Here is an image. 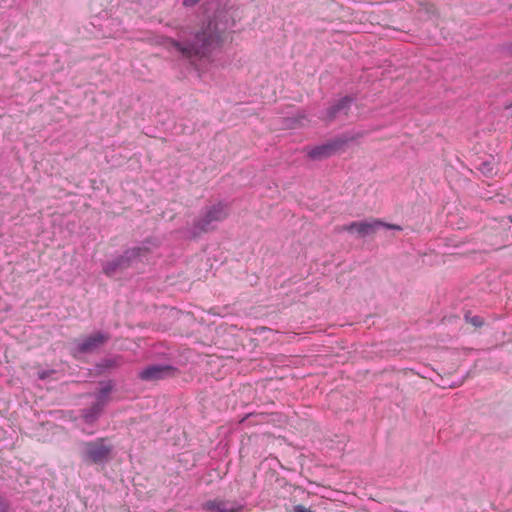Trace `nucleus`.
I'll use <instances>...</instances> for the list:
<instances>
[{"instance_id":"obj_1","label":"nucleus","mask_w":512,"mask_h":512,"mask_svg":"<svg viewBox=\"0 0 512 512\" xmlns=\"http://www.w3.org/2000/svg\"><path fill=\"white\" fill-rule=\"evenodd\" d=\"M221 16L222 13H218L213 19L208 20L207 23H203L201 28L195 33L193 42L184 45L170 39V45L187 58L192 56H206L223 43V34L227 29V24L222 21Z\"/></svg>"},{"instance_id":"obj_2","label":"nucleus","mask_w":512,"mask_h":512,"mask_svg":"<svg viewBox=\"0 0 512 512\" xmlns=\"http://www.w3.org/2000/svg\"><path fill=\"white\" fill-rule=\"evenodd\" d=\"M81 457L89 464H101L109 460L112 446L106 444V438H98L93 441H82Z\"/></svg>"},{"instance_id":"obj_3","label":"nucleus","mask_w":512,"mask_h":512,"mask_svg":"<svg viewBox=\"0 0 512 512\" xmlns=\"http://www.w3.org/2000/svg\"><path fill=\"white\" fill-rule=\"evenodd\" d=\"M380 227L401 230V227L398 225L385 224L377 219H373L370 221H355L350 223L349 225L342 226L340 230L348 231L350 233H356L360 237H366L375 234Z\"/></svg>"},{"instance_id":"obj_4","label":"nucleus","mask_w":512,"mask_h":512,"mask_svg":"<svg viewBox=\"0 0 512 512\" xmlns=\"http://www.w3.org/2000/svg\"><path fill=\"white\" fill-rule=\"evenodd\" d=\"M228 216V208L226 205L222 203L215 204L211 206L205 214L198 219L196 226L201 231H209L213 228L212 224L214 222L223 221Z\"/></svg>"},{"instance_id":"obj_5","label":"nucleus","mask_w":512,"mask_h":512,"mask_svg":"<svg viewBox=\"0 0 512 512\" xmlns=\"http://www.w3.org/2000/svg\"><path fill=\"white\" fill-rule=\"evenodd\" d=\"M109 340V335L97 332L93 335L85 337L81 340H76V349L80 353L93 352Z\"/></svg>"},{"instance_id":"obj_6","label":"nucleus","mask_w":512,"mask_h":512,"mask_svg":"<svg viewBox=\"0 0 512 512\" xmlns=\"http://www.w3.org/2000/svg\"><path fill=\"white\" fill-rule=\"evenodd\" d=\"M203 508L208 512H241L243 510L242 505L220 498L206 501Z\"/></svg>"},{"instance_id":"obj_7","label":"nucleus","mask_w":512,"mask_h":512,"mask_svg":"<svg viewBox=\"0 0 512 512\" xmlns=\"http://www.w3.org/2000/svg\"><path fill=\"white\" fill-rule=\"evenodd\" d=\"M343 144V141L336 140L321 146H317L309 151L308 156L314 160L327 158L340 150Z\"/></svg>"},{"instance_id":"obj_8","label":"nucleus","mask_w":512,"mask_h":512,"mask_svg":"<svg viewBox=\"0 0 512 512\" xmlns=\"http://www.w3.org/2000/svg\"><path fill=\"white\" fill-rule=\"evenodd\" d=\"M171 367L164 365H152L140 372V378L145 381H155L170 375Z\"/></svg>"},{"instance_id":"obj_9","label":"nucleus","mask_w":512,"mask_h":512,"mask_svg":"<svg viewBox=\"0 0 512 512\" xmlns=\"http://www.w3.org/2000/svg\"><path fill=\"white\" fill-rule=\"evenodd\" d=\"M351 103V98L343 97L338 100L334 105L327 109L323 119L326 121H332L337 118L340 114L347 115L349 106Z\"/></svg>"},{"instance_id":"obj_10","label":"nucleus","mask_w":512,"mask_h":512,"mask_svg":"<svg viewBox=\"0 0 512 512\" xmlns=\"http://www.w3.org/2000/svg\"><path fill=\"white\" fill-rule=\"evenodd\" d=\"M144 250L141 248H133L131 250L126 251L125 255L122 256L116 263H114L113 267L107 266L105 268V272L107 274H111L116 268H124L130 265V260L135 258L141 254Z\"/></svg>"},{"instance_id":"obj_11","label":"nucleus","mask_w":512,"mask_h":512,"mask_svg":"<svg viewBox=\"0 0 512 512\" xmlns=\"http://www.w3.org/2000/svg\"><path fill=\"white\" fill-rule=\"evenodd\" d=\"M103 403H96L93 407L84 414V418L88 422H92L101 412Z\"/></svg>"},{"instance_id":"obj_12","label":"nucleus","mask_w":512,"mask_h":512,"mask_svg":"<svg viewBox=\"0 0 512 512\" xmlns=\"http://www.w3.org/2000/svg\"><path fill=\"white\" fill-rule=\"evenodd\" d=\"M293 512H316L311 508L305 507L304 505L298 504L293 507Z\"/></svg>"},{"instance_id":"obj_13","label":"nucleus","mask_w":512,"mask_h":512,"mask_svg":"<svg viewBox=\"0 0 512 512\" xmlns=\"http://www.w3.org/2000/svg\"><path fill=\"white\" fill-rule=\"evenodd\" d=\"M9 510V504L0 497V512H8Z\"/></svg>"},{"instance_id":"obj_14","label":"nucleus","mask_w":512,"mask_h":512,"mask_svg":"<svg viewBox=\"0 0 512 512\" xmlns=\"http://www.w3.org/2000/svg\"><path fill=\"white\" fill-rule=\"evenodd\" d=\"M200 0H184L183 1V5L184 6H187V7H190V6H194L195 4H197Z\"/></svg>"},{"instance_id":"obj_15","label":"nucleus","mask_w":512,"mask_h":512,"mask_svg":"<svg viewBox=\"0 0 512 512\" xmlns=\"http://www.w3.org/2000/svg\"><path fill=\"white\" fill-rule=\"evenodd\" d=\"M471 323L475 326H481L482 325V321L480 320L479 317H473L471 319Z\"/></svg>"}]
</instances>
